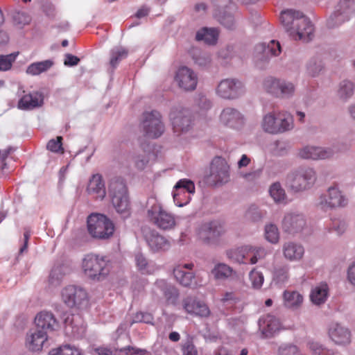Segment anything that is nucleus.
<instances>
[{
  "label": "nucleus",
  "instance_id": "1",
  "mask_svg": "<svg viewBox=\"0 0 355 355\" xmlns=\"http://www.w3.org/2000/svg\"><path fill=\"white\" fill-rule=\"evenodd\" d=\"M280 21L289 36L294 40L309 42L314 35V27L302 12L286 10L281 12Z\"/></svg>",
  "mask_w": 355,
  "mask_h": 355
},
{
  "label": "nucleus",
  "instance_id": "2",
  "mask_svg": "<svg viewBox=\"0 0 355 355\" xmlns=\"http://www.w3.org/2000/svg\"><path fill=\"white\" fill-rule=\"evenodd\" d=\"M108 194L117 213L123 218L130 216V201L124 181L120 178L112 179L108 187Z\"/></svg>",
  "mask_w": 355,
  "mask_h": 355
},
{
  "label": "nucleus",
  "instance_id": "3",
  "mask_svg": "<svg viewBox=\"0 0 355 355\" xmlns=\"http://www.w3.org/2000/svg\"><path fill=\"white\" fill-rule=\"evenodd\" d=\"M87 231L89 235L98 240H107L114 233V223L106 216L101 214H90L87 220Z\"/></svg>",
  "mask_w": 355,
  "mask_h": 355
},
{
  "label": "nucleus",
  "instance_id": "4",
  "mask_svg": "<svg viewBox=\"0 0 355 355\" xmlns=\"http://www.w3.org/2000/svg\"><path fill=\"white\" fill-rule=\"evenodd\" d=\"M82 269L87 277L96 281L104 279L110 272L106 258L96 254H88L84 257Z\"/></svg>",
  "mask_w": 355,
  "mask_h": 355
},
{
  "label": "nucleus",
  "instance_id": "5",
  "mask_svg": "<svg viewBox=\"0 0 355 355\" xmlns=\"http://www.w3.org/2000/svg\"><path fill=\"white\" fill-rule=\"evenodd\" d=\"M316 178V173L313 168L300 166L288 175L287 184L293 191L299 192L311 188Z\"/></svg>",
  "mask_w": 355,
  "mask_h": 355
},
{
  "label": "nucleus",
  "instance_id": "6",
  "mask_svg": "<svg viewBox=\"0 0 355 355\" xmlns=\"http://www.w3.org/2000/svg\"><path fill=\"white\" fill-rule=\"evenodd\" d=\"M62 302L70 308L85 309L89 306V296L85 288L76 285H67L60 291Z\"/></svg>",
  "mask_w": 355,
  "mask_h": 355
},
{
  "label": "nucleus",
  "instance_id": "7",
  "mask_svg": "<svg viewBox=\"0 0 355 355\" xmlns=\"http://www.w3.org/2000/svg\"><path fill=\"white\" fill-rule=\"evenodd\" d=\"M349 202L347 196L338 185H332L328 188L325 193L318 199L317 207L323 210L345 207Z\"/></svg>",
  "mask_w": 355,
  "mask_h": 355
},
{
  "label": "nucleus",
  "instance_id": "8",
  "mask_svg": "<svg viewBox=\"0 0 355 355\" xmlns=\"http://www.w3.org/2000/svg\"><path fill=\"white\" fill-rule=\"evenodd\" d=\"M147 216L151 223L162 230H171L175 225L174 216L165 211L157 202L153 203L148 209Z\"/></svg>",
  "mask_w": 355,
  "mask_h": 355
},
{
  "label": "nucleus",
  "instance_id": "9",
  "mask_svg": "<svg viewBox=\"0 0 355 355\" xmlns=\"http://www.w3.org/2000/svg\"><path fill=\"white\" fill-rule=\"evenodd\" d=\"M141 128L147 137L155 139L160 137L164 131V125L159 112L152 111L144 113Z\"/></svg>",
  "mask_w": 355,
  "mask_h": 355
},
{
  "label": "nucleus",
  "instance_id": "10",
  "mask_svg": "<svg viewBox=\"0 0 355 355\" xmlns=\"http://www.w3.org/2000/svg\"><path fill=\"white\" fill-rule=\"evenodd\" d=\"M196 187L193 181L189 179H181L173 187V198L175 204L183 207L189 203L191 196L195 193Z\"/></svg>",
  "mask_w": 355,
  "mask_h": 355
},
{
  "label": "nucleus",
  "instance_id": "11",
  "mask_svg": "<svg viewBox=\"0 0 355 355\" xmlns=\"http://www.w3.org/2000/svg\"><path fill=\"white\" fill-rule=\"evenodd\" d=\"M244 92L243 83L234 78L222 80L216 88L218 96L224 99H234Z\"/></svg>",
  "mask_w": 355,
  "mask_h": 355
},
{
  "label": "nucleus",
  "instance_id": "12",
  "mask_svg": "<svg viewBox=\"0 0 355 355\" xmlns=\"http://www.w3.org/2000/svg\"><path fill=\"white\" fill-rule=\"evenodd\" d=\"M264 87L268 92L281 98L291 97L295 90V85L293 83L272 78L265 80Z\"/></svg>",
  "mask_w": 355,
  "mask_h": 355
},
{
  "label": "nucleus",
  "instance_id": "13",
  "mask_svg": "<svg viewBox=\"0 0 355 355\" xmlns=\"http://www.w3.org/2000/svg\"><path fill=\"white\" fill-rule=\"evenodd\" d=\"M209 178L215 185L225 184L230 180V166L224 158L216 157L212 160Z\"/></svg>",
  "mask_w": 355,
  "mask_h": 355
},
{
  "label": "nucleus",
  "instance_id": "14",
  "mask_svg": "<svg viewBox=\"0 0 355 355\" xmlns=\"http://www.w3.org/2000/svg\"><path fill=\"white\" fill-rule=\"evenodd\" d=\"M170 120L174 132L178 134L187 132L192 125L189 111L180 107L172 109L170 113Z\"/></svg>",
  "mask_w": 355,
  "mask_h": 355
},
{
  "label": "nucleus",
  "instance_id": "15",
  "mask_svg": "<svg viewBox=\"0 0 355 355\" xmlns=\"http://www.w3.org/2000/svg\"><path fill=\"white\" fill-rule=\"evenodd\" d=\"M226 232L224 224L219 221L205 223L198 229L199 238L206 243H213Z\"/></svg>",
  "mask_w": 355,
  "mask_h": 355
},
{
  "label": "nucleus",
  "instance_id": "16",
  "mask_svg": "<svg viewBox=\"0 0 355 355\" xmlns=\"http://www.w3.org/2000/svg\"><path fill=\"white\" fill-rule=\"evenodd\" d=\"M306 227L305 216L297 212L286 213L282 220V229L288 234H295L301 232Z\"/></svg>",
  "mask_w": 355,
  "mask_h": 355
},
{
  "label": "nucleus",
  "instance_id": "17",
  "mask_svg": "<svg viewBox=\"0 0 355 355\" xmlns=\"http://www.w3.org/2000/svg\"><path fill=\"white\" fill-rule=\"evenodd\" d=\"M182 306L185 313L191 316L208 318L211 315V311L205 302L194 297L189 296L183 299Z\"/></svg>",
  "mask_w": 355,
  "mask_h": 355
},
{
  "label": "nucleus",
  "instance_id": "18",
  "mask_svg": "<svg viewBox=\"0 0 355 355\" xmlns=\"http://www.w3.org/2000/svg\"><path fill=\"white\" fill-rule=\"evenodd\" d=\"M297 157L303 159H325L333 157L334 151L331 148L307 145L297 151Z\"/></svg>",
  "mask_w": 355,
  "mask_h": 355
},
{
  "label": "nucleus",
  "instance_id": "19",
  "mask_svg": "<svg viewBox=\"0 0 355 355\" xmlns=\"http://www.w3.org/2000/svg\"><path fill=\"white\" fill-rule=\"evenodd\" d=\"M175 80L185 91L194 90L198 83L197 74L187 67H180L176 71Z\"/></svg>",
  "mask_w": 355,
  "mask_h": 355
},
{
  "label": "nucleus",
  "instance_id": "20",
  "mask_svg": "<svg viewBox=\"0 0 355 355\" xmlns=\"http://www.w3.org/2000/svg\"><path fill=\"white\" fill-rule=\"evenodd\" d=\"M259 332L262 338H268L274 336L282 328L279 318L275 315L268 314L259 320Z\"/></svg>",
  "mask_w": 355,
  "mask_h": 355
},
{
  "label": "nucleus",
  "instance_id": "21",
  "mask_svg": "<svg viewBox=\"0 0 355 355\" xmlns=\"http://www.w3.org/2000/svg\"><path fill=\"white\" fill-rule=\"evenodd\" d=\"M220 122L223 125L231 128H239L244 124L245 119L239 110L232 107H226L220 113Z\"/></svg>",
  "mask_w": 355,
  "mask_h": 355
},
{
  "label": "nucleus",
  "instance_id": "22",
  "mask_svg": "<svg viewBox=\"0 0 355 355\" xmlns=\"http://www.w3.org/2000/svg\"><path fill=\"white\" fill-rule=\"evenodd\" d=\"M66 331L73 336H82L86 329L83 317L80 314H67L64 318Z\"/></svg>",
  "mask_w": 355,
  "mask_h": 355
},
{
  "label": "nucleus",
  "instance_id": "23",
  "mask_svg": "<svg viewBox=\"0 0 355 355\" xmlns=\"http://www.w3.org/2000/svg\"><path fill=\"white\" fill-rule=\"evenodd\" d=\"M329 336L336 345H347L352 341L349 330L345 327L338 324H332L329 329Z\"/></svg>",
  "mask_w": 355,
  "mask_h": 355
},
{
  "label": "nucleus",
  "instance_id": "24",
  "mask_svg": "<svg viewBox=\"0 0 355 355\" xmlns=\"http://www.w3.org/2000/svg\"><path fill=\"white\" fill-rule=\"evenodd\" d=\"M48 339V334L46 331L35 328L31 329L26 335V346L33 352H38L42 349L44 343Z\"/></svg>",
  "mask_w": 355,
  "mask_h": 355
},
{
  "label": "nucleus",
  "instance_id": "25",
  "mask_svg": "<svg viewBox=\"0 0 355 355\" xmlns=\"http://www.w3.org/2000/svg\"><path fill=\"white\" fill-rule=\"evenodd\" d=\"M144 236L149 248L154 252L165 251L170 248L168 241L154 230L144 232Z\"/></svg>",
  "mask_w": 355,
  "mask_h": 355
},
{
  "label": "nucleus",
  "instance_id": "26",
  "mask_svg": "<svg viewBox=\"0 0 355 355\" xmlns=\"http://www.w3.org/2000/svg\"><path fill=\"white\" fill-rule=\"evenodd\" d=\"M35 323L37 329L46 331V334L55 331L58 327L53 314L48 311L39 313L35 318Z\"/></svg>",
  "mask_w": 355,
  "mask_h": 355
},
{
  "label": "nucleus",
  "instance_id": "27",
  "mask_svg": "<svg viewBox=\"0 0 355 355\" xmlns=\"http://www.w3.org/2000/svg\"><path fill=\"white\" fill-rule=\"evenodd\" d=\"M284 257L290 261H298L302 259L304 254V247L298 243L287 241L282 245Z\"/></svg>",
  "mask_w": 355,
  "mask_h": 355
},
{
  "label": "nucleus",
  "instance_id": "28",
  "mask_svg": "<svg viewBox=\"0 0 355 355\" xmlns=\"http://www.w3.org/2000/svg\"><path fill=\"white\" fill-rule=\"evenodd\" d=\"M159 290L164 295L168 304H176L179 298V292L173 286L168 284L164 279L156 281L154 285L153 292Z\"/></svg>",
  "mask_w": 355,
  "mask_h": 355
},
{
  "label": "nucleus",
  "instance_id": "29",
  "mask_svg": "<svg viewBox=\"0 0 355 355\" xmlns=\"http://www.w3.org/2000/svg\"><path fill=\"white\" fill-rule=\"evenodd\" d=\"M44 103L42 94L33 92L24 95L18 102V107L21 110H33L41 107Z\"/></svg>",
  "mask_w": 355,
  "mask_h": 355
},
{
  "label": "nucleus",
  "instance_id": "30",
  "mask_svg": "<svg viewBox=\"0 0 355 355\" xmlns=\"http://www.w3.org/2000/svg\"><path fill=\"white\" fill-rule=\"evenodd\" d=\"M194 265L192 263L177 266L173 270V274L178 282L184 286H190L192 284L194 275L191 271Z\"/></svg>",
  "mask_w": 355,
  "mask_h": 355
},
{
  "label": "nucleus",
  "instance_id": "31",
  "mask_svg": "<svg viewBox=\"0 0 355 355\" xmlns=\"http://www.w3.org/2000/svg\"><path fill=\"white\" fill-rule=\"evenodd\" d=\"M87 191L96 198L103 199L106 195L105 182L101 175L94 174L89 179Z\"/></svg>",
  "mask_w": 355,
  "mask_h": 355
},
{
  "label": "nucleus",
  "instance_id": "32",
  "mask_svg": "<svg viewBox=\"0 0 355 355\" xmlns=\"http://www.w3.org/2000/svg\"><path fill=\"white\" fill-rule=\"evenodd\" d=\"M303 302L304 297L298 291L286 290L283 293V305L288 309L297 310L301 308Z\"/></svg>",
  "mask_w": 355,
  "mask_h": 355
},
{
  "label": "nucleus",
  "instance_id": "33",
  "mask_svg": "<svg viewBox=\"0 0 355 355\" xmlns=\"http://www.w3.org/2000/svg\"><path fill=\"white\" fill-rule=\"evenodd\" d=\"M336 10L337 14L331 20L340 17L338 23L348 21L355 12V0H340Z\"/></svg>",
  "mask_w": 355,
  "mask_h": 355
},
{
  "label": "nucleus",
  "instance_id": "34",
  "mask_svg": "<svg viewBox=\"0 0 355 355\" xmlns=\"http://www.w3.org/2000/svg\"><path fill=\"white\" fill-rule=\"evenodd\" d=\"M329 288L325 282H320L314 286L310 293L311 301L315 305L324 304L329 297Z\"/></svg>",
  "mask_w": 355,
  "mask_h": 355
},
{
  "label": "nucleus",
  "instance_id": "35",
  "mask_svg": "<svg viewBox=\"0 0 355 355\" xmlns=\"http://www.w3.org/2000/svg\"><path fill=\"white\" fill-rule=\"evenodd\" d=\"M262 130L270 135H279L282 127L277 125L275 121V110L264 114L260 123Z\"/></svg>",
  "mask_w": 355,
  "mask_h": 355
},
{
  "label": "nucleus",
  "instance_id": "36",
  "mask_svg": "<svg viewBox=\"0 0 355 355\" xmlns=\"http://www.w3.org/2000/svg\"><path fill=\"white\" fill-rule=\"evenodd\" d=\"M275 121L277 126L282 127L279 134L288 132L294 128L293 116L286 112L275 111Z\"/></svg>",
  "mask_w": 355,
  "mask_h": 355
},
{
  "label": "nucleus",
  "instance_id": "37",
  "mask_svg": "<svg viewBox=\"0 0 355 355\" xmlns=\"http://www.w3.org/2000/svg\"><path fill=\"white\" fill-rule=\"evenodd\" d=\"M218 31L216 28L204 27L200 29L196 35L198 41H203L207 44H215L218 37Z\"/></svg>",
  "mask_w": 355,
  "mask_h": 355
},
{
  "label": "nucleus",
  "instance_id": "38",
  "mask_svg": "<svg viewBox=\"0 0 355 355\" xmlns=\"http://www.w3.org/2000/svg\"><path fill=\"white\" fill-rule=\"evenodd\" d=\"M54 64L52 60H46L41 62H35L30 65L26 69V73L31 76H38L42 73L47 71Z\"/></svg>",
  "mask_w": 355,
  "mask_h": 355
},
{
  "label": "nucleus",
  "instance_id": "39",
  "mask_svg": "<svg viewBox=\"0 0 355 355\" xmlns=\"http://www.w3.org/2000/svg\"><path fill=\"white\" fill-rule=\"evenodd\" d=\"M248 245L241 246V248H238L234 250H229L227 252L228 257L233 259L235 262L243 264H248Z\"/></svg>",
  "mask_w": 355,
  "mask_h": 355
},
{
  "label": "nucleus",
  "instance_id": "40",
  "mask_svg": "<svg viewBox=\"0 0 355 355\" xmlns=\"http://www.w3.org/2000/svg\"><path fill=\"white\" fill-rule=\"evenodd\" d=\"M135 263L137 269L143 274H152L156 270L155 265L149 263L141 253L135 254Z\"/></svg>",
  "mask_w": 355,
  "mask_h": 355
},
{
  "label": "nucleus",
  "instance_id": "41",
  "mask_svg": "<svg viewBox=\"0 0 355 355\" xmlns=\"http://www.w3.org/2000/svg\"><path fill=\"white\" fill-rule=\"evenodd\" d=\"M128 54L126 49L122 46H115L110 51V64L112 68H116L119 63L125 59Z\"/></svg>",
  "mask_w": 355,
  "mask_h": 355
},
{
  "label": "nucleus",
  "instance_id": "42",
  "mask_svg": "<svg viewBox=\"0 0 355 355\" xmlns=\"http://www.w3.org/2000/svg\"><path fill=\"white\" fill-rule=\"evenodd\" d=\"M233 272V269L228 265L223 263H217L211 270V274L216 279H225L230 277Z\"/></svg>",
  "mask_w": 355,
  "mask_h": 355
},
{
  "label": "nucleus",
  "instance_id": "43",
  "mask_svg": "<svg viewBox=\"0 0 355 355\" xmlns=\"http://www.w3.org/2000/svg\"><path fill=\"white\" fill-rule=\"evenodd\" d=\"M227 10H225L223 12L219 11L214 13L218 21L225 28L232 29L235 26L236 21L232 14Z\"/></svg>",
  "mask_w": 355,
  "mask_h": 355
},
{
  "label": "nucleus",
  "instance_id": "44",
  "mask_svg": "<svg viewBox=\"0 0 355 355\" xmlns=\"http://www.w3.org/2000/svg\"><path fill=\"white\" fill-rule=\"evenodd\" d=\"M355 85L354 84L347 80L340 82L338 89V96L343 100H347L351 98L354 94Z\"/></svg>",
  "mask_w": 355,
  "mask_h": 355
},
{
  "label": "nucleus",
  "instance_id": "45",
  "mask_svg": "<svg viewBox=\"0 0 355 355\" xmlns=\"http://www.w3.org/2000/svg\"><path fill=\"white\" fill-rule=\"evenodd\" d=\"M248 254H252V257H250V261L248 264H256L259 260L263 259L268 253V251L263 247L261 246H253L248 245Z\"/></svg>",
  "mask_w": 355,
  "mask_h": 355
},
{
  "label": "nucleus",
  "instance_id": "46",
  "mask_svg": "<svg viewBox=\"0 0 355 355\" xmlns=\"http://www.w3.org/2000/svg\"><path fill=\"white\" fill-rule=\"evenodd\" d=\"M269 193L271 198L277 203H284L286 201V193L284 189L282 187L279 182L272 184L270 189Z\"/></svg>",
  "mask_w": 355,
  "mask_h": 355
},
{
  "label": "nucleus",
  "instance_id": "47",
  "mask_svg": "<svg viewBox=\"0 0 355 355\" xmlns=\"http://www.w3.org/2000/svg\"><path fill=\"white\" fill-rule=\"evenodd\" d=\"M347 225L345 220L340 218H333L328 225V231L340 236L347 230Z\"/></svg>",
  "mask_w": 355,
  "mask_h": 355
},
{
  "label": "nucleus",
  "instance_id": "48",
  "mask_svg": "<svg viewBox=\"0 0 355 355\" xmlns=\"http://www.w3.org/2000/svg\"><path fill=\"white\" fill-rule=\"evenodd\" d=\"M49 355H83L81 351L70 345H62L58 348L52 349Z\"/></svg>",
  "mask_w": 355,
  "mask_h": 355
},
{
  "label": "nucleus",
  "instance_id": "49",
  "mask_svg": "<svg viewBox=\"0 0 355 355\" xmlns=\"http://www.w3.org/2000/svg\"><path fill=\"white\" fill-rule=\"evenodd\" d=\"M257 50L263 51L264 55H268L269 53L274 56H277L281 53V46L279 42L271 40L267 46L264 44L257 46Z\"/></svg>",
  "mask_w": 355,
  "mask_h": 355
},
{
  "label": "nucleus",
  "instance_id": "50",
  "mask_svg": "<svg viewBox=\"0 0 355 355\" xmlns=\"http://www.w3.org/2000/svg\"><path fill=\"white\" fill-rule=\"evenodd\" d=\"M266 239L273 244H276L279 240V232L276 225L268 224L265 227Z\"/></svg>",
  "mask_w": 355,
  "mask_h": 355
},
{
  "label": "nucleus",
  "instance_id": "51",
  "mask_svg": "<svg viewBox=\"0 0 355 355\" xmlns=\"http://www.w3.org/2000/svg\"><path fill=\"white\" fill-rule=\"evenodd\" d=\"M249 279L252 288L254 289L261 288L264 282V277L263 273L258 270L257 268H253L250 272Z\"/></svg>",
  "mask_w": 355,
  "mask_h": 355
},
{
  "label": "nucleus",
  "instance_id": "52",
  "mask_svg": "<svg viewBox=\"0 0 355 355\" xmlns=\"http://www.w3.org/2000/svg\"><path fill=\"white\" fill-rule=\"evenodd\" d=\"M306 346L312 355H327L329 353V350L327 349L318 342L314 340L309 341Z\"/></svg>",
  "mask_w": 355,
  "mask_h": 355
},
{
  "label": "nucleus",
  "instance_id": "53",
  "mask_svg": "<svg viewBox=\"0 0 355 355\" xmlns=\"http://www.w3.org/2000/svg\"><path fill=\"white\" fill-rule=\"evenodd\" d=\"M323 64L321 59L318 58H311L307 64V70L312 76H317L322 69Z\"/></svg>",
  "mask_w": 355,
  "mask_h": 355
},
{
  "label": "nucleus",
  "instance_id": "54",
  "mask_svg": "<svg viewBox=\"0 0 355 355\" xmlns=\"http://www.w3.org/2000/svg\"><path fill=\"white\" fill-rule=\"evenodd\" d=\"M13 22L19 26L28 24L31 21V17L24 12L14 10L11 13Z\"/></svg>",
  "mask_w": 355,
  "mask_h": 355
},
{
  "label": "nucleus",
  "instance_id": "55",
  "mask_svg": "<svg viewBox=\"0 0 355 355\" xmlns=\"http://www.w3.org/2000/svg\"><path fill=\"white\" fill-rule=\"evenodd\" d=\"M64 275V267L61 266L53 268L49 275V283L53 286L58 285Z\"/></svg>",
  "mask_w": 355,
  "mask_h": 355
},
{
  "label": "nucleus",
  "instance_id": "56",
  "mask_svg": "<svg viewBox=\"0 0 355 355\" xmlns=\"http://www.w3.org/2000/svg\"><path fill=\"white\" fill-rule=\"evenodd\" d=\"M18 53H10L6 55H0V71L9 70L15 62Z\"/></svg>",
  "mask_w": 355,
  "mask_h": 355
},
{
  "label": "nucleus",
  "instance_id": "57",
  "mask_svg": "<svg viewBox=\"0 0 355 355\" xmlns=\"http://www.w3.org/2000/svg\"><path fill=\"white\" fill-rule=\"evenodd\" d=\"M278 352L279 355H303L297 346L291 344L282 345Z\"/></svg>",
  "mask_w": 355,
  "mask_h": 355
},
{
  "label": "nucleus",
  "instance_id": "58",
  "mask_svg": "<svg viewBox=\"0 0 355 355\" xmlns=\"http://www.w3.org/2000/svg\"><path fill=\"white\" fill-rule=\"evenodd\" d=\"M62 137L61 136H58L55 139H51L47 144V149L53 153L62 154L64 153V148L62 147Z\"/></svg>",
  "mask_w": 355,
  "mask_h": 355
},
{
  "label": "nucleus",
  "instance_id": "59",
  "mask_svg": "<svg viewBox=\"0 0 355 355\" xmlns=\"http://www.w3.org/2000/svg\"><path fill=\"white\" fill-rule=\"evenodd\" d=\"M193 60L196 64L200 67H206L211 62V56L209 53L198 51L193 55Z\"/></svg>",
  "mask_w": 355,
  "mask_h": 355
},
{
  "label": "nucleus",
  "instance_id": "60",
  "mask_svg": "<svg viewBox=\"0 0 355 355\" xmlns=\"http://www.w3.org/2000/svg\"><path fill=\"white\" fill-rule=\"evenodd\" d=\"M239 300L238 294L234 291H227L222 295L220 302L224 304L233 305Z\"/></svg>",
  "mask_w": 355,
  "mask_h": 355
},
{
  "label": "nucleus",
  "instance_id": "61",
  "mask_svg": "<svg viewBox=\"0 0 355 355\" xmlns=\"http://www.w3.org/2000/svg\"><path fill=\"white\" fill-rule=\"evenodd\" d=\"M132 162L137 170L143 171L148 164V158L145 155H136L132 157Z\"/></svg>",
  "mask_w": 355,
  "mask_h": 355
},
{
  "label": "nucleus",
  "instance_id": "62",
  "mask_svg": "<svg viewBox=\"0 0 355 355\" xmlns=\"http://www.w3.org/2000/svg\"><path fill=\"white\" fill-rule=\"evenodd\" d=\"M153 320L154 318L152 314L148 313L138 312L135 315L131 324L136 322L153 324Z\"/></svg>",
  "mask_w": 355,
  "mask_h": 355
},
{
  "label": "nucleus",
  "instance_id": "63",
  "mask_svg": "<svg viewBox=\"0 0 355 355\" xmlns=\"http://www.w3.org/2000/svg\"><path fill=\"white\" fill-rule=\"evenodd\" d=\"M120 351L124 353L125 355H145L147 352L146 349L130 346L123 348Z\"/></svg>",
  "mask_w": 355,
  "mask_h": 355
},
{
  "label": "nucleus",
  "instance_id": "64",
  "mask_svg": "<svg viewBox=\"0 0 355 355\" xmlns=\"http://www.w3.org/2000/svg\"><path fill=\"white\" fill-rule=\"evenodd\" d=\"M183 355H198V351L191 341L187 340L182 345Z\"/></svg>",
  "mask_w": 355,
  "mask_h": 355
}]
</instances>
